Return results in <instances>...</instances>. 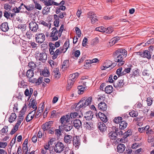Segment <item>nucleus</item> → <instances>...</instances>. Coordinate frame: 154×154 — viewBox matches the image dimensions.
Masks as SVG:
<instances>
[{"mask_svg": "<svg viewBox=\"0 0 154 154\" xmlns=\"http://www.w3.org/2000/svg\"><path fill=\"white\" fill-rule=\"evenodd\" d=\"M132 133L131 129H129L127 131L123 133L122 137L120 139V141L122 143H125L127 141V137L131 135Z\"/></svg>", "mask_w": 154, "mask_h": 154, "instance_id": "8", "label": "nucleus"}, {"mask_svg": "<svg viewBox=\"0 0 154 154\" xmlns=\"http://www.w3.org/2000/svg\"><path fill=\"white\" fill-rule=\"evenodd\" d=\"M132 66L130 65V66H129L128 68H125V69L123 71V73L122 74L125 75L126 73H128L130 72V71L131 69V67Z\"/></svg>", "mask_w": 154, "mask_h": 154, "instance_id": "44", "label": "nucleus"}, {"mask_svg": "<svg viewBox=\"0 0 154 154\" xmlns=\"http://www.w3.org/2000/svg\"><path fill=\"white\" fill-rule=\"evenodd\" d=\"M112 64V62L109 60H106L104 63V64L105 65V66L107 68L111 66Z\"/></svg>", "mask_w": 154, "mask_h": 154, "instance_id": "47", "label": "nucleus"}, {"mask_svg": "<svg viewBox=\"0 0 154 154\" xmlns=\"http://www.w3.org/2000/svg\"><path fill=\"white\" fill-rule=\"evenodd\" d=\"M93 113L92 112L89 111L86 113L85 118L86 120H91L93 118Z\"/></svg>", "mask_w": 154, "mask_h": 154, "instance_id": "24", "label": "nucleus"}, {"mask_svg": "<svg viewBox=\"0 0 154 154\" xmlns=\"http://www.w3.org/2000/svg\"><path fill=\"white\" fill-rule=\"evenodd\" d=\"M34 8V5L33 4H30L26 6V8L28 11L32 10Z\"/></svg>", "mask_w": 154, "mask_h": 154, "instance_id": "52", "label": "nucleus"}, {"mask_svg": "<svg viewBox=\"0 0 154 154\" xmlns=\"http://www.w3.org/2000/svg\"><path fill=\"white\" fill-rule=\"evenodd\" d=\"M142 106V103L140 101H138L134 106V107L136 108H140Z\"/></svg>", "mask_w": 154, "mask_h": 154, "instance_id": "49", "label": "nucleus"}, {"mask_svg": "<svg viewBox=\"0 0 154 154\" xmlns=\"http://www.w3.org/2000/svg\"><path fill=\"white\" fill-rule=\"evenodd\" d=\"M28 66L31 68V69L34 70L36 67V64L33 62H29V63Z\"/></svg>", "mask_w": 154, "mask_h": 154, "instance_id": "35", "label": "nucleus"}, {"mask_svg": "<svg viewBox=\"0 0 154 154\" xmlns=\"http://www.w3.org/2000/svg\"><path fill=\"white\" fill-rule=\"evenodd\" d=\"M122 119V117L120 116L116 117L113 120L114 122L116 124L120 123Z\"/></svg>", "mask_w": 154, "mask_h": 154, "instance_id": "37", "label": "nucleus"}, {"mask_svg": "<svg viewBox=\"0 0 154 154\" xmlns=\"http://www.w3.org/2000/svg\"><path fill=\"white\" fill-rule=\"evenodd\" d=\"M78 114L76 112H72L70 113V118L72 119H74L76 118L78 115Z\"/></svg>", "mask_w": 154, "mask_h": 154, "instance_id": "58", "label": "nucleus"}, {"mask_svg": "<svg viewBox=\"0 0 154 154\" xmlns=\"http://www.w3.org/2000/svg\"><path fill=\"white\" fill-rule=\"evenodd\" d=\"M152 54H150V52L148 50H145L143 51V57H146L148 59H150L151 58V55Z\"/></svg>", "mask_w": 154, "mask_h": 154, "instance_id": "29", "label": "nucleus"}, {"mask_svg": "<svg viewBox=\"0 0 154 154\" xmlns=\"http://www.w3.org/2000/svg\"><path fill=\"white\" fill-rule=\"evenodd\" d=\"M129 115L132 117H136L138 115V112L135 110H133L129 112Z\"/></svg>", "mask_w": 154, "mask_h": 154, "instance_id": "34", "label": "nucleus"}, {"mask_svg": "<svg viewBox=\"0 0 154 154\" xmlns=\"http://www.w3.org/2000/svg\"><path fill=\"white\" fill-rule=\"evenodd\" d=\"M99 61V60L97 58H94L92 60H87V62L86 63V64L92 63H97Z\"/></svg>", "mask_w": 154, "mask_h": 154, "instance_id": "42", "label": "nucleus"}, {"mask_svg": "<svg viewBox=\"0 0 154 154\" xmlns=\"http://www.w3.org/2000/svg\"><path fill=\"white\" fill-rule=\"evenodd\" d=\"M107 105L104 102H101L98 105V108L101 111H105L107 108Z\"/></svg>", "mask_w": 154, "mask_h": 154, "instance_id": "19", "label": "nucleus"}, {"mask_svg": "<svg viewBox=\"0 0 154 154\" xmlns=\"http://www.w3.org/2000/svg\"><path fill=\"white\" fill-rule=\"evenodd\" d=\"M4 8L6 10H11V7L8 4H5L4 5Z\"/></svg>", "mask_w": 154, "mask_h": 154, "instance_id": "60", "label": "nucleus"}, {"mask_svg": "<svg viewBox=\"0 0 154 154\" xmlns=\"http://www.w3.org/2000/svg\"><path fill=\"white\" fill-rule=\"evenodd\" d=\"M50 8L47 6L45 7L42 11V13L43 14H48L50 12Z\"/></svg>", "mask_w": 154, "mask_h": 154, "instance_id": "31", "label": "nucleus"}, {"mask_svg": "<svg viewBox=\"0 0 154 154\" xmlns=\"http://www.w3.org/2000/svg\"><path fill=\"white\" fill-rule=\"evenodd\" d=\"M115 57L114 60L118 63V66H120L123 65L125 62L123 56L125 57L127 54V51L124 49H119L115 51L113 54Z\"/></svg>", "mask_w": 154, "mask_h": 154, "instance_id": "1", "label": "nucleus"}, {"mask_svg": "<svg viewBox=\"0 0 154 154\" xmlns=\"http://www.w3.org/2000/svg\"><path fill=\"white\" fill-rule=\"evenodd\" d=\"M60 129L59 128V129H56L55 130V134L57 136H60L61 134V132Z\"/></svg>", "mask_w": 154, "mask_h": 154, "instance_id": "63", "label": "nucleus"}, {"mask_svg": "<svg viewBox=\"0 0 154 154\" xmlns=\"http://www.w3.org/2000/svg\"><path fill=\"white\" fill-rule=\"evenodd\" d=\"M62 129H63L66 131H70L72 128V126L71 124L69 123H65L62 125V127H61Z\"/></svg>", "mask_w": 154, "mask_h": 154, "instance_id": "17", "label": "nucleus"}, {"mask_svg": "<svg viewBox=\"0 0 154 154\" xmlns=\"http://www.w3.org/2000/svg\"><path fill=\"white\" fill-rule=\"evenodd\" d=\"M95 30L101 32H105L106 30V28L103 26L97 27L95 28Z\"/></svg>", "mask_w": 154, "mask_h": 154, "instance_id": "36", "label": "nucleus"}, {"mask_svg": "<svg viewBox=\"0 0 154 154\" xmlns=\"http://www.w3.org/2000/svg\"><path fill=\"white\" fill-rule=\"evenodd\" d=\"M140 70L138 69H136L133 71V75L137 77L139 75Z\"/></svg>", "mask_w": 154, "mask_h": 154, "instance_id": "41", "label": "nucleus"}, {"mask_svg": "<svg viewBox=\"0 0 154 154\" xmlns=\"http://www.w3.org/2000/svg\"><path fill=\"white\" fill-rule=\"evenodd\" d=\"M52 32L50 34V37L51 38L52 41H56L58 39V31L56 28L54 27L52 29Z\"/></svg>", "mask_w": 154, "mask_h": 154, "instance_id": "9", "label": "nucleus"}, {"mask_svg": "<svg viewBox=\"0 0 154 154\" xmlns=\"http://www.w3.org/2000/svg\"><path fill=\"white\" fill-rule=\"evenodd\" d=\"M16 118V114L14 112L12 113L8 119V121L10 123H12L15 120Z\"/></svg>", "mask_w": 154, "mask_h": 154, "instance_id": "28", "label": "nucleus"}, {"mask_svg": "<svg viewBox=\"0 0 154 154\" xmlns=\"http://www.w3.org/2000/svg\"><path fill=\"white\" fill-rule=\"evenodd\" d=\"M88 17L91 19V22L92 24H94L98 20L97 17L94 12H89Z\"/></svg>", "mask_w": 154, "mask_h": 154, "instance_id": "14", "label": "nucleus"}, {"mask_svg": "<svg viewBox=\"0 0 154 154\" xmlns=\"http://www.w3.org/2000/svg\"><path fill=\"white\" fill-rule=\"evenodd\" d=\"M75 31L78 37H80L81 35V32L80 29L78 27H76L75 28Z\"/></svg>", "mask_w": 154, "mask_h": 154, "instance_id": "54", "label": "nucleus"}, {"mask_svg": "<svg viewBox=\"0 0 154 154\" xmlns=\"http://www.w3.org/2000/svg\"><path fill=\"white\" fill-rule=\"evenodd\" d=\"M60 54H61L60 53V51L59 50L57 49L55 52L54 54L52 56V59L53 60L55 59Z\"/></svg>", "mask_w": 154, "mask_h": 154, "instance_id": "33", "label": "nucleus"}, {"mask_svg": "<svg viewBox=\"0 0 154 154\" xmlns=\"http://www.w3.org/2000/svg\"><path fill=\"white\" fill-rule=\"evenodd\" d=\"M113 89V88L112 86L108 85L105 87L104 91L106 93L109 94L112 92Z\"/></svg>", "mask_w": 154, "mask_h": 154, "instance_id": "27", "label": "nucleus"}, {"mask_svg": "<svg viewBox=\"0 0 154 154\" xmlns=\"http://www.w3.org/2000/svg\"><path fill=\"white\" fill-rule=\"evenodd\" d=\"M39 24L44 25L46 27H49V28L51 27V24L50 23H48L45 22L43 20H41L39 21Z\"/></svg>", "mask_w": 154, "mask_h": 154, "instance_id": "39", "label": "nucleus"}, {"mask_svg": "<svg viewBox=\"0 0 154 154\" xmlns=\"http://www.w3.org/2000/svg\"><path fill=\"white\" fill-rule=\"evenodd\" d=\"M35 55L37 60L41 61L43 63L45 62L47 60V55L45 52L40 53L39 51H36Z\"/></svg>", "mask_w": 154, "mask_h": 154, "instance_id": "5", "label": "nucleus"}, {"mask_svg": "<svg viewBox=\"0 0 154 154\" xmlns=\"http://www.w3.org/2000/svg\"><path fill=\"white\" fill-rule=\"evenodd\" d=\"M85 88H86L85 87H83L82 85L78 86V89L79 91V92H78L79 94H82Z\"/></svg>", "mask_w": 154, "mask_h": 154, "instance_id": "48", "label": "nucleus"}, {"mask_svg": "<svg viewBox=\"0 0 154 154\" xmlns=\"http://www.w3.org/2000/svg\"><path fill=\"white\" fill-rule=\"evenodd\" d=\"M113 31V29L112 28L110 27H108L107 28H106L105 32L108 34L111 33Z\"/></svg>", "mask_w": 154, "mask_h": 154, "instance_id": "59", "label": "nucleus"}, {"mask_svg": "<svg viewBox=\"0 0 154 154\" xmlns=\"http://www.w3.org/2000/svg\"><path fill=\"white\" fill-rule=\"evenodd\" d=\"M128 124L125 121H122L119 124V128L120 130H124L127 126Z\"/></svg>", "mask_w": 154, "mask_h": 154, "instance_id": "23", "label": "nucleus"}, {"mask_svg": "<svg viewBox=\"0 0 154 154\" xmlns=\"http://www.w3.org/2000/svg\"><path fill=\"white\" fill-rule=\"evenodd\" d=\"M97 127L101 132H103L105 131L107 127L105 124L103 122H100L97 124Z\"/></svg>", "mask_w": 154, "mask_h": 154, "instance_id": "18", "label": "nucleus"}, {"mask_svg": "<svg viewBox=\"0 0 154 154\" xmlns=\"http://www.w3.org/2000/svg\"><path fill=\"white\" fill-rule=\"evenodd\" d=\"M35 39L37 42L41 44L45 40V36L43 33H38L35 35Z\"/></svg>", "mask_w": 154, "mask_h": 154, "instance_id": "7", "label": "nucleus"}, {"mask_svg": "<svg viewBox=\"0 0 154 154\" xmlns=\"http://www.w3.org/2000/svg\"><path fill=\"white\" fill-rule=\"evenodd\" d=\"M35 102V100L34 99L33 100L31 101V106H32V107L33 109H35L29 113L27 116L26 118V121L27 122H30L33 119L35 113V111L37 109V107L36 106L37 103H36Z\"/></svg>", "mask_w": 154, "mask_h": 154, "instance_id": "4", "label": "nucleus"}, {"mask_svg": "<svg viewBox=\"0 0 154 154\" xmlns=\"http://www.w3.org/2000/svg\"><path fill=\"white\" fill-rule=\"evenodd\" d=\"M126 84L124 82V80L121 79L117 82H114L113 86L116 88H121L126 85Z\"/></svg>", "mask_w": 154, "mask_h": 154, "instance_id": "13", "label": "nucleus"}, {"mask_svg": "<svg viewBox=\"0 0 154 154\" xmlns=\"http://www.w3.org/2000/svg\"><path fill=\"white\" fill-rule=\"evenodd\" d=\"M42 81V78L40 77L38 79H36V81H35V84L36 85H39L40 84Z\"/></svg>", "mask_w": 154, "mask_h": 154, "instance_id": "55", "label": "nucleus"}, {"mask_svg": "<svg viewBox=\"0 0 154 154\" xmlns=\"http://www.w3.org/2000/svg\"><path fill=\"white\" fill-rule=\"evenodd\" d=\"M42 129L44 131H47L51 127L50 125L46 122L42 125Z\"/></svg>", "mask_w": 154, "mask_h": 154, "instance_id": "32", "label": "nucleus"}, {"mask_svg": "<svg viewBox=\"0 0 154 154\" xmlns=\"http://www.w3.org/2000/svg\"><path fill=\"white\" fill-rule=\"evenodd\" d=\"M8 127L7 126H5L1 130V132L2 133H6L8 131Z\"/></svg>", "mask_w": 154, "mask_h": 154, "instance_id": "57", "label": "nucleus"}, {"mask_svg": "<svg viewBox=\"0 0 154 154\" xmlns=\"http://www.w3.org/2000/svg\"><path fill=\"white\" fill-rule=\"evenodd\" d=\"M64 148V145L61 142H58L55 145L54 148L55 152L57 153H60L62 152Z\"/></svg>", "mask_w": 154, "mask_h": 154, "instance_id": "6", "label": "nucleus"}, {"mask_svg": "<svg viewBox=\"0 0 154 154\" xmlns=\"http://www.w3.org/2000/svg\"><path fill=\"white\" fill-rule=\"evenodd\" d=\"M0 28L2 31L6 32L8 30L9 27L7 22L2 23L0 26Z\"/></svg>", "mask_w": 154, "mask_h": 154, "instance_id": "21", "label": "nucleus"}, {"mask_svg": "<svg viewBox=\"0 0 154 154\" xmlns=\"http://www.w3.org/2000/svg\"><path fill=\"white\" fill-rule=\"evenodd\" d=\"M111 129L112 131L108 133L109 137L111 139L116 140L118 137H120L123 134V132L122 131L115 126H112Z\"/></svg>", "mask_w": 154, "mask_h": 154, "instance_id": "3", "label": "nucleus"}, {"mask_svg": "<svg viewBox=\"0 0 154 154\" xmlns=\"http://www.w3.org/2000/svg\"><path fill=\"white\" fill-rule=\"evenodd\" d=\"M45 5L47 6H51L52 5H56L59 6L60 5H64L65 3V2L63 0L61 1L60 3H58L54 1H52L51 0H48V1H45L44 2Z\"/></svg>", "mask_w": 154, "mask_h": 154, "instance_id": "10", "label": "nucleus"}, {"mask_svg": "<svg viewBox=\"0 0 154 154\" xmlns=\"http://www.w3.org/2000/svg\"><path fill=\"white\" fill-rule=\"evenodd\" d=\"M126 147L125 145L122 143L118 144L117 147V151L119 153H122L125 151Z\"/></svg>", "mask_w": 154, "mask_h": 154, "instance_id": "16", "label": "nucleus"}, {"mask_svg": "<svg viewBox=\"0 0 154 154\" xmlns=\"http://www.w3.org/2000/svg\"><path fill=\"white\" fill-rule=\"evenodd\" d=\"M72 142L75 147L77 149H78L80 145V140L79 136H75L73 137Z\"/></svg>", "mask_w": 154, "mask_h": 154, "instance_id": "11", "label": "nucleus"}, {"mask_svg": "<svg viewBox=\"0 0 154 154\" xmlns=\"http://www.w3.org/2000/svg\"><path fill=\"white\" fill-rule=\"evenodd\" d=\"M99 118L102 121V122H106L107 121V117L103 113L99 112L98 113Z\"/></svg>", "mask_w": 154, "mask_h": 154, "instance_id": "22", "label": "nucleus"}, {"mask_svg": "<svg viewBox=\"0 0 154 154\" xmlns=\"http://www.w3.org/2000/svg\"><path fill=\"white\" fill-rule=\"evenodd\" d=\"M69 61L68 60H66L64 61L62 65V68H64L65 69L67 68Z\"/></svg>", "mask_w": 154, "mask_h": 154, "instance_id": "43", "label": "nucleus"}, {"mask_svg": "<svg viewBox=\"0 0 154 154\" xmlns=\"http://www.w3.org/2000/svg\"><path fill=\"white\" fill-rule=\"evenodd\" d=\"M49 72L48 70H43L42 71V72L40 74L41 75H42L44 76L47 77L49 75V72Z\"/></svg>", "mask_w": 154, "mask_h": 154, "instance_id": "51", "label": "nucleus"}, {"mask_svg": "<svg viewBox=\"0 0 154 154\" xmlns=\"http://www.w3.org/2000/svg\"><path fill=\"white\" fill-rule=\"evenodd\" d=\"M75 81L71 80L68 79L67 82L68 83V85L66 89L67 90H69L72 87V86L73 85V83Z\"/></svg>", "mask_w": 154, "mask_h": 154, "instance_id": "30", "label": "nucleus"}, {"mask_svg": "<svg viewBox=\"0 0 154 154\" xmlns=\"http://www.w3.org/2000/svg\"><path fill=\"white\" fill-rule=\"evenodd\" d=\"M73 137L69 134H65L64 138V142L68 145L70 144L72 142Z\"/></svg>", "mask_w": 154, "mask_h": 154, "instance_id": "15", "label": "nucleus"}, {"mask_svg": "<svg viewBox=\"0 0 154 154\" xmlns=\"http://www.w3.org/2000/svg\"><path fill=\"white\" fill-rule=\"evenodd\" d=\"M79 75V74L78 72H76L74 73H73L72 74H70L69 75V79H70L71 80H73V81H75L78 76Z\"/></svg>", "mask_w": 154, "mask_h": 154, "instance_id": "25", "label": "nucleus"}, {"mask_svg": "<svg viewBox=\"0 0 154 154\" xmlns=\"http://www.w3.org/2000/svg\"><path fill=\"white\" fill-rule=\"evenodd\" d=\"M65 116H63L61 117L60 119V121L61 123V125L59 127V128L61 129L60 127H61L62 126V125H63V124L65 123L64 121H65Z\"/></svg>", "mask_w": 154, "mask_h": 154, "instance_id": "45", "label": "nucleus"}, {"mask_svg": "<svg viewBox=\"0 0 154 154\" xmlns=\"http://www.w3.org/2000/svg\"><path fill=\"white\" fill-rule=\"evenodd\" d=\"M54 75L56 78L58 77L59 78L60 77V74L59 71L58 69H56L55 70H54Z\"/></svg>", "mask_w": 154, "mask_h": 154, "instance_id": "53", "label": "nucleus"}, {"mask_svg": "<svg viewBox=\"0 0 154 154\" xmlns=\"http://www.w3.org/2000/svg\"><path fill=\"white\" fill-rule=\"evenodd\" d=\"M66 14L65 12H61L60 13V14L58 15V17L61 19H63L65 15H66Z\"/></svg>", "mask_w": 154, "mask_h": 154, "instance_id": "62", "label": "nucleus"}, {"mask_svg": "<svg viewBox=\"0 0 154 154\" xmlns=\"http://www.w3.org/2000/svg\"><path fill=\"white\" fill-rule=\"evenodd\" d=\"M22 150L24 154H27L28 148L27 146H23Z\"/></svg>", "mask_w": 154, "mask_h": 154, "instance_id": "64", "label": "nucleus"}, {"mask_svg": "<svg viewBox=\"0 0 154 154\" xmlns=\"http://www.w3.org/2000/svg\"><path fill=\"white\" fill-rule=\"evenodd\" d=\"M11 13L8 12L6 11H5L4 12V16L7 19H8L10 18V17Z\"/></svg>", "mask_w": 154, "mask_h": 154, "instance_id": "50", "label": "nucleus"}, {"mask_svg": "<svg viewBox=\"0 0 154 154\" xmlns=\"http://www.w3.org/2000/svg\"><path fill=\"white\" fill-rule=\"evenodd\" d=\"M92 101V97H83L77 103L76 106L75 108V110L76 111H78L80 110V109H84L89 106L91 103Z\"/></svg>", "mask_w": 154, "mask_h": 154, "instance_id": "2", "label": "nucleus"}, {"mask_svg": "<svg viewBox=\"0 0 154 154\" xmlns=\"http://www.w3.org/2000/svg\"><path fill=\"white\" fill-rule=\"evenodd\" d=\"M73 125L75 128L79 129L82 126L81 122L79 119H75L73 122Z\"/></svg>", "mask_w": 154, "mask_h": 154, "instance_id": "20", "label": "nucleus"}, {"mask_svg": "<svg viewBox=\"0 0 154 154\" xmlns=\"http://www.w3.org/2000/svg\"><path fill=\"white\" fill-rule=\"evenodd\" d=\"M90 124L89 122H84V126L85 128H86L89 129L90 127Z\"/></svg>", "mask_w": 154, "mask_h": 154, "instance_id": "61", "label": "nucleus"}, {"mask_svg": "<svg viewBox=\"0 0 154 154\" xmlns=\"http://www.w3.org/2000/svg\"><path fill=\"white\" fill-rule=\"evenodd\" d=\"M146 101L147 102V106H150L152 104V98L151 97H148L147 98Z\"/></svg>", "mask_w": 154, "mask_h": 154, "instance_id": "38", "label": "nucleus"}, {"mask_svg": "<svg viewBox=\"0 0 154 154\" xmlns=\"http://www.w3.org/2000/svg\"><path fill=\"white\" fill-rule=\"evenodd\" d=\"M34 70L29 69L26 72V76L29 79H31L33 77L34 75Z\"/></svg>", "mask_w": 154, "mask_h": 154, "instance_id": "26", "label": "nucleus"}, {"mask_svg": "<svg viewBox=\"0 0 154 154\" xmlns=\"http://www.w3.org/2000/svg\"><path fill=\"white\" fill-rule=\"evenodd\" d=\"M69 45V40L67 39L63 45V48L67 50L68 49Z\"/></svg>", "mask_w": 154, "mask_h": 154, "instance_id": "40", "label": "nucleus"}, {"mask_svg": "<svg viewBox=\"0 0 154 154\" xmlns=\"http://www.w3.org/2000/svg\"><path fill=\"white\" fill-rule=\"evenodd\" d=\"M122 68L121 67L118 68L116 71V73L119 77L124 75V74H122L123 73V71H122Z\"/></svg>", "mask_w": 154, "mask_h": 154, "instance_id": "46", "label": "nucleus"}, {"mask_svg": "<svg viewBox=\"0 0 154 154\" xmlns=\"http://www.w3.org/2000/svg\"><path fill=\"white\" fill-rule=\"evenodd\" d=\"M7 145L6 142H0V148H5Z\"/></svg>", "mask_w": 154, "mask_h": 154, "instance_id": "56", "label": "nucleus"}, {"mask_svg": "<svg viewBox=\"0 0 154 154\" xmlns=\"http://www.w3.org/2000/svg\"><path fill=\"white\" fill-rule=\"evenodd\" d=\"M30 29L33 32H36L38 29V25L34 21L31 22L29 24Z\"/></svg>", "mask_w": 154, "mask_h": 154, "instance_id": "12", "label": "nucleus"}]
</instances>
